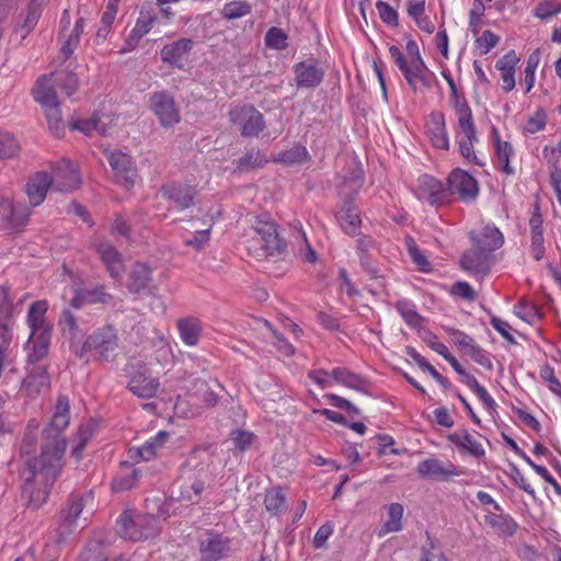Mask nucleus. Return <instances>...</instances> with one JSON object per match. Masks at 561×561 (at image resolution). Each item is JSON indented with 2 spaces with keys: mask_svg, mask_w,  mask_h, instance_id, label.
Instances as JSON below:
<instances>
[{
  "mask_svg": "<svg viewBox=\"0 0 561 561\" xmlns=\"http://www.w3.org/2000/svg\"><path fill=\"white\" fill-rule=\"evenodd\" d=\"M69 424V400L59 397L49 426L44 430V443L39 457L26 458L21 471L22 496L33 508L41 507L62 469L66 440L60 436Z\"/></svg>",
  "mask_w": 561,
  "mask_h": 561,
  "instance_id": "f257e3e1",
  "label": "nucleus"
},
{
  "mask_svg": "<svg viewBox=\"0 0 561 561\" xmlns=\"http://www.w3.org/2000/svg\"><path fill=\"white\" fill-rule=\"evenodd\" d=\"M116 531L127 540H147L159 534L160 525L152 514L125 511L117 519Z\"/></svg>",
  "mask_w": 561,
  "mask_h": 561,
  "instance_id": "f03ea898",
  "label": "nucleus"
},
{
  "mask_svg": "<svg viewBox=\"0 0 561 561\" xmlns=\"http://www.w3.org/2000/svg\"><path fill=\"white\" fill-rule=\"evenodd\" d=\"M208 480V465L198 463L195 457H190L181 469L178 481V500L198 503Z\"/></svg>",
  "mask_w": 561,
  "mask_h": 561,
  "instance_id": "7ed1b4c3",
  "label": "nucleus"
},
{
  "mask_svg": "<svg viewBox=\"0 0 561 561\" xmlns=\"http://www.w3.org/2000/svg\"><path fill=\"white\" fill-rule=\"evenodd\" d=\"M83 350L94 353L99 360H114L123 350L117 329L112 324L99 328L85 339Z\"/></svg>",
  "mask_w": 561,
  "mask_h": 561,
  "instance_id": "20e7f679",
  "label": "nucleus"
},
{
  "mask_svg": "<svg viewBox=\"0 0 561 561\" xmlns=\"http://www.w3.org/2000/svg\"><path fill=\"white\" fill-rule=\"evenodd\" d=\"M93 496L91 492L84 494H72L60 512L59 524L56 528L57 542H62L80 525V516L84 508L92 506Z\"/></svg>",
  "mask_w": 561,
  "mask_h": 561,
  "instance_id": "39448f33",
  "label": "nucleus"
},
{
  "mask_svg": "<svg viewBox=\"0 0 561 561\" xmlns=\"http://www.w3.org/2000/svg\"><path fill=\"white\" fill-rule=\"evenodd\" d=\"M33 95L45 111L48 127L59 137V131L65 128V122L61 117L59 100L51 84L46 77H39L33 88Z\"/></svg>",
  "mask_w": 561,
  "mask_h": 561,
  "instance_id": "423d86ee",
  "label": "nucleus"
},
{
  "mask_svg": "<svg viewBox=\"0 0 561 561\" xmlns=\"http://www.w3.org/2000/svg\"><path fill=\"white\" fill-rule=\"evenodd\" d=\"M252 229L260 238L265 255H279L285 251L286 243L279 237L277 225L273 220L266 217H255Z\"/></svg>",
  "mask_w": 561,
  "mask_h": 561,
  "instance_id": "0eeeda50",
  "label": "nucleus"
},
{
  "mask_svg": "<svg viewBox=\"0 0 561 561\" xmlns=\"http://www.w3.org/2000/svg\"><path fill=\"white\" fill-rule=\"evenodd\" d=\"M230 539L216 531H205L198 537L199 561H220L229 557Z\"/></svg>",
  "mask_w": 561,
  "mask_h": 561,
  "instance_id": "6e6552de",
  "label": "nucleus"
},
{
  "mask_svg": "<svg viewBox=\"0 0 561 561\" xmlns=\"http://www.w3.org/2000/svg\"><path fill=\"white\" fill-rule=\"evenodd\" d=\"M446 193L448 201L450 196H457L468 203L478 196L479 185L477 180L468 172L455 169L447 178Z\"/></svg>",
  "mask_w": 561,
  "mask_h": 561,
  "instance_id": "1a4fd4ad",
  "label": "nucleus"
},
{
  "mask_svg": "<svg viewBox=\"0 0 561 561\" xmlns=\"http://www.w3.org/2000/svg\"><path fill=\"white\" fill-rule=\"evenodd\" d=\"M113 117L104 112H94L87 118H72L69 122L71 130H78L85 137H107L112 129Z\"/></svg>",
  "mask_w": 561,
  "mask_h": 561,
  "instance_id": "9d476101",
  "label": "nucleus"
},
{
  "mask_svg": "<svg viewBox=\"0 0 561 561\" xmlns=\"http://www.w3.org/2000/svg\"><path fill=\"white\" fill-rule=\"evenodd\" d=\"M230 119L239 126L243 137L257 138L265 128L263 115L253 106L231 110Z\"/></svg>",
  "mask_w": 561,
  "mask_h": 561,
  "instance_id": "9b49d317",
  "label": "nucleus"
},
{
  "mask_svg": "<svg viewBox=\"0 0 561 561\" xmlns=\"http://www.w3.org/2000/svg\"><path fill=\"white\" fill-rule=\"evenodd\" d=\"M394 62L402 71L407 82L413 91L416 92L419 90V84L425 89L431 88L432 78L428 75V69L422 57L412 58L410 62H408L402 55L400 59H396Z\"/></svg>",
  "mask_w": 561,
  "mask_h": 561,
  "instance_id": "f8f14e48",
  "label": "nucleus"
},
{
  "mask_svg": "<svg viewBox=\"0 0 561 561\" xmlns=\"http://www.w3.org/2000/svg\"><path fill=\"white\" fill-rule=\"evenodd\" d=\"M50 179H54L53 188L69 193L80 187L81 178L77 168L69 160H61L51 165Z\"/></svg>",
  "mask_w": 561,
  "mask_h": 561,
  "instance_id": "ddd939ff",
  "label": "nucleus"
},
{
  "mask_svg": "<svg viewBox=\"0 0 561 561\" xmlns=\"http://www.w3.org/2000/svg\"><path fill=\"white\" fill-rule=\"evenodd\" d=\"M160 387L158 378L151 376L150 370L146 365H139L129 380L128 389L137 397L144 399L153 398Z\"/></svg>",
  "mask_w": 561,
  "mask_h": 561,
  "instance_id": "4468645a",
  "label": "nucleus"
},
{
  "mask_svg": "<svg viewBox=\"0 0 561 561\" xmlns=\"http://www.w3.org/2000/svg\"><path fill=\"white\" fill-rule=\"evenodd\" d=\"M150 107L164 126H172L180 121L173 98L167 92H156L150 98Z\"/></svg>",
  "mask_w": 561,
  "mask_h": 561,
  "instance_id": "2eb2a0df",
  "label": "nucleus"
},
{
  "mask_svg": "<svg viewBox=\"0 0 561 561\" xmlns=\"http://www.w3.org/2000/svg\"><path fill=\"white\" fill-rule=\"evenodd\" d=\"M54 179H50L46 171H37L30 175L25 184V193L31 206L41 205L47 195L48 190L53 188Z\"/></svg>",
  "mask_w": 561,
  "mask_h": 561,
  "instance_id": "dca6fc26",
  "label": "nucleus"
},
{
  "mask_svg": "<svg viewBox=\"0 0 561 561\" xmlns=\"http://www.w3.org/2000/svg\"><path fill=\"white\" fill-rule=\"evenodd\" d=\"M107 158L115 172L117 182L126 190L133 187L136 182L137 172L130 157L122 152H112Z\"/></svg>",
  "mask_w": 561,
  "mask_h": 561,
  "instance_id": "f3484780",
  "label": "nucleus"
},
{
  "mask_svg": "<svg viewBox=\"0 0 561 561\" xmlns=\"http://www.w3.org/2000/svg\"><path fill=\"white\" fill-rule=\"evenodd\" d=\"M416 472L422 478H431L438 481H446L451 477L459 476L457 467L448 462L445 465L437 458H428L421 461L416 467Z\"/></svg>",
  "mask_w": 561,
  "mask_h": 561,
  "instance_id": "a211bd4d",
  "label": "nucleus"
},
{
  "mask_svg": "<svg viewBox=\"0 0 561 561\" xmlns=\"http://www.w3.org/2000/svg\"><path fill=\"white\" fill-rule=\"evenodd\" d=\"M297 88H316L323 79L324 71L313 60H304L294 67Z\"/></svg>",
  "mask_w": 561,
  "mask_h": 561,
  "instance_id": "6ab92c4d",
  "label": "nucleus"
},
{
  "mask_svg": "<svg viewBox=\"0 0 561 561\" xmlns=\"http://www.w3.org/2000/svg\"><path fill=\"white\" fill-rule=\"evenodd\" d=\"M151 268L137 262L133 265L128 277V289L134 294L148 293L154 295L157 286L152 285Z\"/></svg>",
  "mask_w": 561,
  "mask_h": 561,
  "instance_id": "aec40b11",
  "label": "nucleus"
},
{
  "mask_svg": "<svg viewBox=\"0 0 561 561\" xmlns=\"http://www.w3.org/2000/svg\"><path fill=\"white\" fill-rule=\"evenodd\" d=\"M113 300V296L106 291L105 286L96 285L76 290L71 299V307L80 309L85 305H108Z\"/></svg>",
  "mask_w": 561,
  "mask_h": 561,
  "instance_id": "412c9836",
  "label": "nucleus"
},
{
  "mask_svg": "<svg viewBox=\"0 0 561 561\" xmlns=\"http://www.w3.org/2000/svg\"><path fill=\"white\" fill-rule=\"evenodd\" d=\"M419 198L426 199L431 205L447 204L446 185L432 176L423 175L419 179Z\"/></svg>",
  "mask_w": 561,
  "mask_h": 561,
  "instance_id": "4be33fe9",
  "label": "nucleus"
},
{
  "mask_svg": "<svg viewBox=\"0 0 561 561\" xmlns=\"http://www.w3.org/2000/svg\"><path fill=\"white\" fill-rule=\"evenodd\" d=\"M95 250L104 263L110 276L117 278L124 271L123 255L107 241L95 243Z\"/></svg>",
  "mask_w": 561,
  "mask_h": 561,
  "instance_id": "5701e85b",
  "label": "nucleus"
},
{
  "mask_svg": "<svg viewBox=\"0 0 561 561\" xmlns=\"http://www.w3.org/2000/svg\"><path fill=\"white\" fill-rule=\"evenodd\" d=\"M363 185V169L360 163L352 159L347 171L342 174L339 193L344 198H351L358 193Z\"/></svg>",
  "mask_w": 561,
  "mask_h": 561,
  "instance_id": "b1692460",
  "label": "nucleus"
},
{
  "mask_svg": "<svg viewBox=\"0 0 561 561\" xmlns=\"http://www.w3.org/2000/svg\"><path fill=\"white\" fill-rule=\"evenodd\" d=\"M460 265L465 271L473 274H485L490 270V251L476 245V248L466 251L461 259Z\"/></svg>",
  "mask_w": 561,
  "mask_h": 561,
  "instance_id": "393cba45",
  "label": "nucleus"
},
{
  "mask_svg": "<svg viewBox=\"0 0 561 561\" xmlns=\"http://www.w3.org/2000/svg\"><path fill=\"white\" fill-rule=\"evenodd\" d=\"M193 48V41L190 38H181L171 44L164 45L161 49V59L163 62L178 68H182L183 58Z\"/></svg>",
  "mask_w": 561,
  "mask_h": 561,
  "instance_id": "a878e982",
  "label": "nucleus"
},
{
  "mask_svg": "<svg viewBox=\"0 0 561 561\" xmlns=\"http://www.w3.org/2000/svg\"><path fill=\"white\" fill-rule=\"evenodd\" d=\"M42 12L43 8L28 3L25 14H20L15 22L13 32L20 35L21 42L33 32L39 21Z\"/></svg>",
  "mask_w": 561,
  "mask_h": 561,
  "instance_id": "bb28decb",
  "label": "nucleus"
},
{
  "mask_svg": "<svg viewBox=\"0 0 561 561\" xmlns=\"http://www.w3.org/2000/svg\"><path fill=\"white\" fill-rule=\"evenodd\" d=\"M48 80V83L53 85L54 91L59 88L68 96H71L79 88V79L72 71L62 69L51 72L49 76L44 75Z\"/></svg>",
  "mask_w": 561,
  "mask_h": 561,
  "instance_id": "cd10ccee",
  "label": "nucleus"
},
{
  "mask_svg": "<svg viewBox=\"0 0 561 561\" xmlns=\"http://www.w3.org/2000/svg\"><path fill=\"white\" fill-rule=\"evenodd\" d=\"M162 195L175 202L182 209L193 205L196 191L188 185H168L162 187Z\"/></svg>",
  "mask_w": 561,
  "mask_h": 561,
  "instance_id": "c85d7f7f",
  "label": "nucleus"
},
{
  "mask_svg": "<svg viewBox=\"0 0 561 561\" xmlns=\"http://www.w3.org/2000/svg\"><path fill=\"white\" fill-rule=\"evenodd\" d=\"M169 438V433L160 431L153 438L147 440L141 447L130 448V458H140L142 460H150L154 457L160 448L163 447Z\"/></svg>",
  "mask_w": 561,
  "mask_h": 561,
  "instance_id": "c756f323",
  "label": "nucleus"
},
{
  "mask_svg": "<svg viewBox=\"0 0 561 561\" xmlns=\"http://www.w3.org/2000/svg\"><path fill=\"white\" fill-rule=\"evenodd\" d=\"M331 377L336 382L342 383L345 387L368 394L369 382L365 378L350 371L346 368H334L331 373Z\"/></svg>",
  "mask_w": 561,
  "mask_h": 561,
  "instance_id": "7c9ffc66",
  "label": "nucleus"
},
{
  "mask_svg": "<svg viewBox=\"0 0 561 561\" xmlns=\"http://www.w3.org/2000/svg\"><path fill=\"white\" fill-rule=\"evenodd\" d=\"M176 327L184 344L188 346L197 345L202 332L199 320L195 318H181L178 320Z\"/></svg>",
  "mask_w": 561,
  "mask_h": 561,
  "instance_id": "2f4dec72",
  "label": "nucleus"
},
{
  "mask_svg": "<svg viewBox=\"0 0 561 561\" xmlns=\"http://www.w3.org/2000/svg\"><path fill=\"white\" fill-rule=\"evenodd\" d=\"M476 245L490 252L501 248L504 242L502 232L494 226H485L478 237L471 234Z\"/></svg>",
  "mask_w": 561,
  "mask_h": 561,
  "instance_id": "473e14b6",
  "label": "nucleus"
},
{
  "mask_svg": "<svg viewBox=\"0 0 561 561\" xmlns=\"http://www.w3.org/2000/svg\"><path fill=\"white\" fill-rule=\"evenodd\" d=\"M47 302L38 300L31 305L27 321L32 330L31 334L49 333V328L45 322Z\"/></svg>",
  "mask_w": 561,
  "mask_h": 561,
  "instance_id": "72a5a7b5",
  "label": "nucleus"
},
{
  "mask_svg": "<svg viewBox=\"0 0 561 561\" xmlns=\"http://www.w3.org/2000/svg\"><path fill=\"white\" fill-rule=\"evenodd\" d=\"M139 477L140 471L137 468L124 462L121 471L112 481V490L115 492L130 490L137 484Z\"/></svg>",
  "mask_w": 561,
  "mask_h": 561,
  "instance_id": "f704fd0d",
  "label": "nucleus"
},
{
  "mask_svg": "<svg viewBox=\"0 0 561 561\" xmlns=\"http://www.w3.org/2000/svg\"><path fill=\"white\" fill-rule=\"evenodd\" d=\"M449 440L455 444L462 451L469 455L480 458L484 456V449L482 445L468 432L454 433L449 435Z\"/></svg>",
  "mask_w": 561,
  "mask_h": 561,
  "instance_id": "c9c22d12",
  "label": "nucleus"
},
{
  "mask_svg": "<svg viewBox=\"0 0 561 561\" xmlns=\"http://www.w3.org/2000/svg\"><path fill=\"white\" fill-rule=\"evenodd\" d=\"M336 219L341 228L348 234L356 233L362 222L357 208L351 203H345L342 209L337 211Z\"/></svg>",
  "mask_w": 561,
  "mask_h": 561,
  "instance_id": "e433bc0d",
  "label": "nucleus"
},
{
  "mask_svg": "<svg viewBox=\"0 0 561 561\" xmlns=\"http://www.w3.org/2000/svg\"><path fill=\"white\" fill-rule=\"evenodd\" d=\"M30 216L26 208H16L10 199L0 201V218L13 227L24 225Z\"/></svg>",
  "mask_w": 561,
  "mask_h": 561,
  "instance_id": "4c0bfd02",
  "label": "nucleus"
},
{
  "mask_svg": "<svg viewBox=\"0 0 561 561\" xmlns=\"http://www.w3.org/2000/svg\"><path fill=\"white\" fill-rule=\"evenodd\" d=\"M388 519L378 530V537H383L390 533H398L402 529V517L404 508L400 503H392L387 506Z\"/></svg>",
  "mask_w": 561,
  "mask_h": 561,
  "instance_id": "58836bf2",
  "label": "nucleus"
},
{
  "mask_svg": "<svg viewBox=\"0 0 561 561\" xmlns=\"http://www.w3.org/2000/svg\"><path fill=\"white\" fill-rule=\"evenodd\" d=\"M84 30V20L83 18H79L73 27L66 32V37H60L64 43L61 46V54L65 59H68L75 49L78 47L80 42V36Z\"/></svg>",
  "mask_w": 561,
  "mask_h": 561,
  "instance_id": "ea45409f",
  "label": "nucleus"
},
{
  "mask_svg": "<svg viewBox=\"0 0 561 561\" xmlns=\"http://www.w3.org/2000/svg\"><path fill=\"white\" fill-rule=\"evenodd\" d=\"M156 21V15L149 13L141 14L137 19L136 25L131 30L130 35L127 39V44L130 46V48H134L137 45L138 41L150 32Z\"/></svg>",
  "mask_w": 561,
  "mask_h": 561,
  "instance_id": "a19ab883",
  "label": "nucleus"
},
{
  "mask_svg": "<svg viewBox=\"0 0 561 561\" xmlns=\"http://www.w3.org/2000/svg\"><path fill=\"white\" fill-rule=\"evenodd\" d=\"M50 341V333L31 334L28 342L33 345V352L30 354V360L35 363L47 354Z\"/></svg>",
  "mask_w": 561,
  "mask_h": 561,
  "instance_id": "79ce46f5",
  "label": "nucleus"
},
{
  "mask_svg": "<svg viewBox=\"0 0 561 561\" xmlns=\"http://www.w3.org/2000/svg\"><path fill=\"white\" fill-rule=\"evenodd\" d=\"M396 308L411 328L421 327L423 318L416 312L415 306L411 301L401 299L397 302Z\"/></svg>",
  "mask_w": 561,
  "mask_h": 561,
  "instance_id": "37998d69",
  "label": "nucleus"
},
{
  "mask_svg": "<svg viewBox=\"0 0 561 561\" xmlns=\"http://www.w3.org/2000/svg\"><path fill=\"white\" fill-rule=\"evenodd\" d=\"M499 168L506 174H513L514 169L510 165V158L514 154L511 142H495Z\"/></svg>",
  "mask_w": 561,
  "mask_h": 561,
  "instance_id": "c03bdc74",
  "label": "nucleus"
},
{
  "mask_svg": "<svg viewBox=\"0 0 561 561\" xmlns=\"http://www.w3.org/2000/svg\"><path fill=\"white\" fill-rule=\"evenodd\" d=\"M265 508L273 515H277L285 505V495L280 488L268 490L264 499Z\"/></svg>",
  "mask_w": 561,
  "mask_h": 561,
  "instance_id": "a18cd8bd",
  "label": "nucleus"
},
{
  "mask_svg": "<svg viewBox=\"0 0 561 561\" xmlns=\"http://www.w3.org/2000/svg\"><path fill=\"white\" fill-rule=\"evenodd\" d=\"M59 325L65 334H69L71 339L77 337L81 333V329L78 325L77 318L70 309H64L60 318Z\"/></svg>",
  "mask_w": 561,
  "mask_h": 561,
  "instance_id": "49530a36",
  "label": "nucleus"
},
{
  "mask_svg": "<svg viewBox=\"0 0 561 561\" xmlns=\"http://www.w3.org/2000/svg\"><path fill=\"white\" fill-rule=\"evenodd\" d=\"M265 45L268 48L282 50L287 47V34L279 27L273 26L265 34Z\"/></svg>",
  "mask_w": 561,
  "mask_h": 561,
  "instance_id": "de8ad7c7",
  "label": "nucleus"
},
{
  "mask_svg": "<svg viewBox=\"0 0 561 561\" xmlns=\"http://www.w3.org/2000/svg\"><path fill=\"white\" fill-rule=\"evenodd\" d=\"M251 12V5L244 1H232L226 3L221 13L228 20L242 18Z\"/></svg>",
  "mask_w": 561,
  "mask_h": 561,
  "instance_id": "09e8293b",
  "label": "nucleus"
},
{
  "mask_svg": "<svg viewBox=\"0 0 561 561\" xmlns=\"http://www.w3.org/2000/svg\"><path fill=\"white\" fill-rule=\"evenodd\" d=\"M38 426V422L32 420L26 427L21 447L24 457L31 455L34 451V447L37 442Z\"/></svg>",
  "mask_w": 561,
  "mask_h": 561,
  "instance_id": "8fccbe9b",
  "label": "nucleus"
},
{
  "mask_svg": "<svg viewBox=\"0 0 561 561\" xmlns=\"http://www.w3.org/2000/svg\"><path fill=\"white\" fill-rule=\"evenodd\" d=\"M308 158V152L300 144H295L290 149L280 153L279 160L286 164L299 163Z\"/></svg>",
  "mask_w": 561,
  "mask_h": 561,
  "instance_id": "3c124183",
  "label": "nucleus"
},
{
  "mask_svg": "<svg viewBox=\"0 0 561 561\" xmlns=\"http://www.w3.org/2000/svg\"><path fill=\"white\" fill-rule=\"evenodd\" d=\"M196 396L198 397V400L202 401L207 408L215 407L219 398L218 393L205 381H199L197 383Z\"/></svg>",
  "mask_w": 561,
  "mask_h": 561,
  "instance_id": "603ef678",
  "label": "nucleus"
},
{
  "mask_svg": "<svg viewBox=\"0 0 561 561\" xmlns=\"http://www.w3.org/2000/svg\"><path fill=\"white\" fill-rule=\"evenodd\" d=\"M25 387L28 390L35 389L39 392L42 389H46L49 386V379L44 368H41L38 374H30L24 380Z\"/></svg>",
  "mask_w": 561,
  "mask_h": 561,
  "instance_id": "864d4df0",
  "label": "nucleus"
},
{
  "mask_svg": "<svg viewBox=\"0 0 561 561\" xmlns=\"http://www.w3.org/2000/svg\"><path fill=\"white\" fill-rule=\"evenodd\" d=\"M407 247L410 256L412 257L413 262L419 266L420 271L428 272L431 270V264L427 261V259L421 253L412 238L407 239Z\"/></svg>",
  "mask_w": 561,
  "mask_h": 561,
  "instance_id": "5fc2aeb1",
  "label": "nucleus"
},
{
  "mask_svg": "<svg viewBox=\"0 0 561 561\" xmlns=\"http://www.w3.org/2000/svg\"><path fill=\"white\" fill-rule=\"evenodd\" d=\"M405 353L419 365L422 370L427 371L435 380H439L440 374L420 353H417L415 348L408 346L405 348Z\"/></svg>",
  "mask_w": 561,
  "mask_h": 561,
  "instance_id": "6e6d98bb",
  "label": "nucleus"
},
{
  "mask_svg": "<svg viewBox=\"0 0 561 561\" xmlns=\"http://www.w3.org/2000/svg\"><path fill=\"white\" fill-rule=\"evenodd\" d=\"M265 325L271 330L272 336L274 339V344L277 347V351L284 356L294 355V346L279 332L274 330L270 322L265 321Z\"/></svg>",
  "mask_w": 561,
  "mask_h": 561,
  "instance_id": "4d7b16f0",
  "label": "nucleus"
},
{
  "mask_svg": "<svg viewBox=\"0 0 561 561\" xmlns=\"http://www.w3.org/2000/svg\"><path fill=\"white\" fill-rule=\"evenodd\" d=\"M376 8H377L379 16H380V19L382 20L383 23H386L388 25H391V26H397L398 25V23H399V21H398V13L387 2H383V1L379 0L376 3Z\"/></svg>",
  "mask_w": 561,
  "mask_h": 561,
  "instance_id": "13d9d810",
  "label": "nucleus"
},
{
  "mask_svg": "<svg viewBox=\"0 0 561 561\" xmlns=\"http://www.w3.org/2000/svg\"><path fill=\"white\" fill-rule=\"evenodd\" d=\"M485 523L491 527L499 528L506 533H513L516 528V525L513 523V520L503 515H488L485 516Z\"/></svg>",
  "mask_w": 561,
  "mask_h": 561,
  "instance_id": "bf43d9fd",
  "label": "nucleus"
},
{
  "mask_svg": "<svg viewBox=\"0 0 561 561\" xmlns=\"http://www.w3.org/2000/svg\"><path fill=\"white\" fill-rule=\"evenodd\" d=\"M540 377L548 383L549 389L561 397V382L554 375L553 368L545 365L540 368Z\"/></svg>",
  "mask_w": 561,
  "mask_h": 561,
  "instance_id": "052dcab7",
  "label": "nucleus"
},
{
  "mask_svg": "<svg viewBox=\"0 0 561 561\" xmlns=\"http://www.w3.org/2000/svg\"><path fill=\"white\" fill-rule=\"evenodd\" d=\"M515 313L526 321L527 323H534L537 319H539V312L537 308L524 301H520L519 306L516 307Z\"/></svg>",
  "mask_w": 561,
  "mask_h": 561,
  "instance_id": "680f3d73",
  "label": "nucleus"
},
{
  "mask_svg": "<svg viewBox=\"0 0 561 561\" xmlns=\"http://www.w3.org/2000/svg\"><path fill=\"white\" fill-rule=\"evenodd\" d=\"M499 42L500 37L489 30L484 31L482 35L476 39V44L482 48L481 54L483 55L488 54Z\"/></svg>",
  "mask_w": 561,
  "mask_h": 561,
  "instance_id": "e2e57ef3",
  "label": "nucleus"
},
{
  "mask_svg": "<svg viewBox=\"0 0 561 561\" xmlns=\"http://www.w3.org/2000/svg\"><path fill=\"white\" fill-rule=\"evenodd\" d=\"M458 124L467 140H476V130L471 111L458 115Z\"/></svg>",
  "mask_w": 561,
  "mask_h": 561,
  "instance_id": "0e129e2a",
  "label": "nucleus"
},
{
  "mask_svg": "<svg viewBox=\"0 0 561 561\" xmlns=\"http://www.w3.org/2000/svg\"><path fill=\"white\" fill-rule=\"evenodd\" d=\"M254 435L248 431H234L231 433V440L240 451L248 449L253 443Z\"/></svg>",
  "mask_w": 561,
  "mask_h": 561,
  "instance_id": "69168bd1",
  "label": "nucleus"
},
{
  "mask_svg": "<svg viewBox=\"0 0 561 561\" xmlns=\"http://www.w3.org/2000/svg\"><path fill=\"white\" fill-rule=\"evenodd\" d=\"M546 123H547V114L545 111L539 110L534 114V116H531L528 119V122L525 126V130L530 134L537 133V131L543 129V127L546 126Z\"/></svg>",
  "mask_w": 561,
  "mask_h": 561,
  "instance_id": "338daca9",
  "label": "nucleus"
},
{
  "mask_svg": "<svg viewBox=\"0 0 561 561\" xmlns=\"http://www.w3.org/2000/svg\"><path fill=\"white\" fill-rule=\"evenodd\" d=\"M450 337L465 354L476 344L471 336L458 330H451Z\"/></svg>",
  "mask_w": 561,
  "mask_h": 561,
  "instance_id": "774afa93",
  "label": "nucleus"
}]
</instances>
